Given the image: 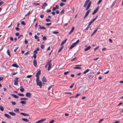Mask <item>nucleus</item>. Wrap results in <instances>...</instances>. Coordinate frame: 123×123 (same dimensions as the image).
Here are the masks:
<instances>
[{
    "label": "nucleus",
    "mask_w": 123,
    "mask_h": 123,
    "mask_svg": "<svg viewBox=\"0 0 123 123\" xmlns=\"http://www.w3.org/2000/svg\"><path fill=\"white\" fill-rule=\"evenodd\" d=\"M69 72V71H68L67 72H65L64 74V75H66L68 74V73Z\"/></svg>",
    "instance_id": "obj_26"
},
{
    "label": "nucleus",
    "mask_w": 123,
    "mask_h": 123,
    "mask_svg": "<svg viewBox=\"0 0 123 123\" xmlns=\"http://www.w3.org/2000/svg\"><path fill=\"white\" fill-rule=\"evenodd\" d=\"M18 94L20 96H22V97H23L24 96V94H21V93H18Z\"/></svg>",
    "instance_id": "obj_27"
},
{
    "label": "nucleus",
    "mask_w": 123,
    "mask_h": 123,
    "mask_svg": "<svg viewBox=\"0 0 123 123\" xmlns=\"http://www.w3.org/2000/svg\"><path fill=\"white\" fill-rule=\"evenodd\" d=\"M74 69H81V68L80 67H74Z\"/></svg>",
    "instance_id": "obj_33"
},
{
    "label": "nucleus",
    "mask_w": 123,
    "mask_h": 123,
    "mask_svg": "<svg viewBox=\"0 0 123 123\" xmlns=\"http://www.w3.org/2000/svg\"><path fill=\"white\" fill-rule=\"evenodd\" d=\"M20 103L21 104H25L26 103V102L25 101H21L20 102Z\"/></svg>",
    "instance_id": "obj_21"
},
{
    "label": "nucleus",
    "mask_w": 123,
    "mask_h": 123,
    "mask_svg": "<svg viewBox=\"0 0 123 123\" xmlns=\"http://www.w3.org/2000/svg\"><path fill=\"white\" fill-rule=\"evenodd\" d=\"M32 76V75H28L27 76V77L28 78H30Z\"/></svg>",
    "instance_id": "obj_31"
},
{
    "label": "nucleus",
    "mask_w": 123,
    "mask_h": 123,
    "mask_svg": "<svg viewBox=\"0 0 123 123\" xmlns=\"http://www.w3.org/2000/svg\"><path fill=\"white\" fill-rule=\"evenodd\" d=\"M54 120H53L51 121H50L49 122V123H54Z\"/></svg>",
    "instance_id": "obj_49"
},
{
    "label": "nucleus",
    "mask_w": 123,
    "mask_h": 123,
    "mask_svg": "<svg viewBox=\"0 0 123 123\" xmlns=\"http://www.w3.org/2000/svg\"><path fill=\"white\" fill-rule=\"evenodd\" d=\"M0 110L2 111H3L4 110L3 107L1 105H0Z\"/></svg>",
    "instance_id": "obj_24"
},
{
    "label": "nucleus",
    "mask_w": 123,
    "mask_h": 123,
    "mask_svg": "<svg viewBox=\"0 0 123 123\" xmlns=\"http://www.w3.org/2000/svg\"><path fill=\"white\" fill-rule=\"evenodd\" d=\"M91 9H89L88 10L85 14L84 18L85 19V18L88 15L89 12H91Z\"/></svg>",
    "instance_id": "obj_5"
},
{
    "label": "nucleus",
    "mask_w": 123,
    "mask_h": 123,
    "mask_svg": "<svg viewBox=\"0 0 123 123\" xmlns=\"http://www.w3.org/2000/svg\"><path fill=\"white\" fill-rule=\"evenodd\" d=\"M7 53L8 55H9L10 56H11V55L10 54V51L9 50H7Z\"/></svg>",
    "instance_id": "obj_25"
},
{
    "label": "nucleus",
    "mask_w": 123,
    "mask_h": 123,
    "mask_svg": "<svg viewBox=\"0 0 123 123\" xmlns=\"http://www.w3.org/2000/svg\"><path fill=\"white\" fill-rule=\"evenodd\" d=\"M74 86V84H72L70 86V88H73Z\"/></svg>",
    "instance_id": "obj_63"
},
{
    "label": "nucleus",
    "mask_w": 123,
    "mask_h": 123,
    "mask_svg": "<svg viewBox=\"0 0 123 123\" xmlns=\"http://www.w3.org/2000/svg\"><path fill=\"white\" fill-rule=\"evenodd\" d=\"M33 56L34 57V58L35 59L36 58V55H35V54H34Z\"/></svg>",
    "instance_id": "obj_56"
},
{
    "label": "nucleus",
    "mask_w": 123,
    "mask_h": 123,
    "mask_svg": "<svg viewBox=\"0 0 123 123\" xmlns=\"http://www.w3.org/2000/svg\"><path fill=\"white\" fill-rule=\"evenodd\" d=\"M18 78L17 77H16L14 81H18Z\"/></svg>",
    "instance_id": "obj_41"
},
{
    "label": "nucleus",
    "mask_w": 123,
    "mask_h": 123,
    "mask_svg": "<svg viewBox=\"0 0 123 123\" xmlns=\"http://www.w3.org/2000/svg\"><path fill=\"white\" fill-rule=\"evenodd\" d=\"M46 120V119H43L40 120H39L36 122V123H42Z\"/></svg>",
    "instance_id": "obj_3"
},
{
    "label": "nucleus",
    "mask_w": 123,
    "mask_h": 123,
    "mask_svg": "<svg viewBox=\"0 0 123 123\" xmlns=\"http://www.w3.org/2000/svg\"><path fill=\"white\" fill-rule=\"evenodd\" d=\"M76 45V44L74 43H73L70 46V49H72Z\"/></svg>",
    "instance_id": "obj_14"
},
{
    "label": "nucleus",
    "mask_w": 123,
    "mask_h": 123,
    "mask_svg": "<svg viewBox=\"0 0 123 123\" xmlns=\"http://www.w3.org/2000/svg\"><path fill=\"white\" fill-rule=\"evenodd\" d=\"M36 82L37 85L39 86L40 88L42 87V82L41 81L39 80V79L36 80Z\"/></svg>",
    "instance_id": "obj_1"
},
{
    "label": "nucleus",
    "mask_w": 123,
    "mask_h": 123,
    "mask_svg": "<svg viewBox=\"0 0 123 123\" xmlns=\"http://www.w3.org/2000/svg\"><path fill=\"white\" fill-rule=\"evenodd\" d=\"M25 44H27L28 43V42L27 41V40L25 39Z\"/></svg>",
    "instance_id": "obj_64"
},
{
    "label": "nucleus",
    "mask_w": 123,
    "mask_h": 123,
    "mask_svg": "<svg viewBox=\"0 0 123 123\" xmlns=\"http://www.w3.org/2000/svg\"><path fill=\"white\" fill-rule=\"evenodd\" d=\"M33 65L35 67H36L37 65V62L35 59H34L33 61Z\"/></svg>",
    "instance_id": "obj_13"
},
{
    "label": "nucleus",
    "mask_w": 123,
    "mask_h": 123,
    "mask_svg": "<svg viewBox=\"0 0 123 123\" xmlns=\"http://www.w3.org/2000/svg\"><path fill=\"white\" fill-rule=\"evenodd\" d=\"M54 86V85H51V86H49V87L48 88V90H49L52 87V86Z\"/></svg>",
    "instance_id": "obj_45"
},
{
    "label": "nucleus",
    "mask_w": 123,
    "mask_h": 123,
    "mask_svg": "<svg viewBox=\"0 0 123 123\" xmlns=\"http://www.w3.org/2000/svg\"><path fill=\"white\" fill-rule=\"evenodd\" d=\"M80 93H78L76 95V96L75 97V98H77L78 96L79 95H80Z\"/></svg>",
    "instance_id": "obj_53"
},
{
    "label": "nucleus",
    "mask_w": 123,
    "mask_h": 123,
    "mask_svg": "<svg viewBox=\"0 0 123 123\" xmlns=\"http://www.w3.org/2000/svg\"><path fill=\"white\" fill-rule=\"evenodd\" d=\"M12 66L16 68H18L19 67V66L16 63L13 64L12 65Z\"/></svg>",
    "instance_id": "obj_16"
},
{
    "label": "nucleus",
    "mask_w": 123,
    "mask_h": 123,
    "mask_svg": "<svg viewBox=\"0 0 123 123\" xmlns=\"http://www.w3.org/2000/svg\"><path fill=\"white\" fill-rule=\"evenodd\" d=\"M31 94L30 92H27L26 94V96L30 98L31 96Z\"/></svg>",
    "instance_id": "obj_6"
},
{
    "label": "nucleus",
    "mask_w": 123,
    "mask_h": 123,
    "mask_svg": "<svg viewBox=\"0 0 123 123\" xmlns=\"http://www.w3.org/2000/svg\"><path fill=\"white\" fill-rule=\"evenodd\" d=\"M64 13V10L63 9L60 12L61 14H62Z\"/></svg>",
    "instance_id": "obj_51"
},
{
    "label": "nucleus",
    "mask_w": 123,
    "mask_h": 123,
    "mask_svg": "<svg viewBox=\"0 0 123 123\" xmlns=\"http://www.w3.org/2000/svg\"><path fill=\"white\" fill-rule=\"evenodd\" d=\"M47 5L48 4L46 3H45L42 6V8L43 9H45V7L47 6Z\"/></svg>",
    "instance_id": "obj_8"
},
{
    "label": "nucleus",
    "mask_w": 123,
    "mask_h": 123,
    "mask_svg": "<svg viewBox=\"0 0 123 123\" xmlns=\"http://www.w3.org/2000/svg\"><path fill=\"white\" fill-rule=\"evenodd\" d=\"M21 24L24 25H25V23L24 22V21H22L21 22Z\"/></svg>",
    "instance_id": "obj_30"
},
{
    "label": "nucleus",
    "mask_w": 123,
    "mask_h": 123,
    "mask_svg": "<svg viewBox=\"0 0 123 123\" xmlns=\"http://www.w3.org/2000/svg\"><path fill=\"white\" fill-rule=\"evenodd\" d=\"M79 40H77V41L75 42V43H74L76 44H78V43H79Z\"/></svg>",
    "instance_id": "obj_52"
},
{
    "label": "nucleus",
    "mask_w": 123,
    "mask_h": 123,
    "mask_svg": "<svg viewBox=\"0 0 123 123\" xmlns=\"http://www.w3.org/2000/svg\"><path fill=\"white\" fill-rule=\"evenodd\" d=\"M46 20L47 22H49L51 21V20H50V19H46Z\"/></svg>",
    "instance_id": "obj_46"
},
{
    "label": "nucleus",
    "mask_w": 123,
    "mask_h": 123,
    "mask_svg": "<svg viewBox=\"0 0 123 123\" xmlns=\"http://www.w3.org/2000/svg\"><path fill=\"white\" fill-rule=\"evenodd\" d=\"M87 76H88L87 77L89 78L90 79H91V75H87Z\"/></svg>",
    "instance_id": "obj_48"
},
{
    "label": "nucleus",
    "mask_w": 123,
    "mask_h": 123,
    "mask_svg": "<svg viewBox=\"0 0 123 123\" xmlns=\"http://www.w3.org/2000/svg\"><path fill=\"white\" fill-rule=\"evenodd\" d=\"M20 114L21 115L25 116H29V115L27 114H26L25 113H20Z\"/></svg>",
    "instance_id": "obj_15"
},
{
    "label": "nucleus",
    "mask_w": 123,
    "mask_h": 123,
    "mask_svg": "<svg viewBox=\"0 0 123 123\" xmlns=\"http://www.w3.org/2000/svg\"><path fill=\"white\" fill-rule=\"evenodd\" d=\"M47 39V38H46V37H45V36L43 37V41H46V40Z\"/></svg>",
    "instance_id": "obj_29"
},
{
    "label": "nucleus",
    "mask_w": 123,
    "mask_h": 123,
    "mask_svg": "<svg viewBox=\"0 0 123 123\" xmlns=\"http://www.w3.org/2000/svg\"><path fill=\"white\" fill-rule=\"evenodd\" d=\"M9 113L11 115L14 116L16 115V114L15 113L13 112H9Z\"/></svg>",
    "instance_id": "obj_19"
},
{
    "label": "nucleus",
    "mask_w": 123,
    "mask_h": 123,
    "mask_svg": "<svg viewBox=\"0 0 123 123\" xmlns=\"http://www.w3.org/2000/svg\"><path fill=\"white\" fill-rule=\"evenodd\" d=\"M98 30V28H96L95 29V30L93 32H94V33H95Z\"/></svg>",
    "instance_id": "obj_47"
},
{
    "label": "nucleus",
    "mask_w": 123,
    "mask_h": 123,
    "mask_svg": "<svg viewBox=\"0 0 123 123\" xmlns=\"http://www.w3.org/2000/svg\"><path fill=\"white\" fill-rule=\"evenodd\" d=\"M19 111V109H18L17 108H16L14 110V111L15 112H17L18 111Z\"/></svg>",
    "instance_id": "obj_44"
},
{
    "label": "nucleus",
    "mask_w": 123,
    "mask_h": 123,
    "mask_svg": "<svg viewBox=\"0 0 123 123\" xmlns=\"http://www.w3.org/2000/svg\"><path fill=\"white\" fill-rule=\"evenodd\" d=\"M90 6L88 5L87 6V7L86 8V10H87L89 8H90Z\"/></svg>",
    "instance_id": "obj_35"
},
{
    "label": "nucleus",
    "mask_w": 123,
    "mask_h": 123,
    "mask_svg": "<svg viewBox=\"0 0 123 123\" xmlns=\"http://www.w3.org/2000/svg\"><path fill=\"white\" fill-rule=\"evenodd\" d=\"M20 91L22 92H23L24 91V88H21L20 89Z\"/></svg>",
    "instance_id": "obj_34"
},
{
    "label": "nucleus",
    "mask_w": 123,
    "mask_h": 123,
    "mask_svg": "<svg viewBox=\"0 0 123 123\" xmlns=\"http://www.w3.org/2000/svg\"><path fill=\"white\" fill-rule=\"evenodd\" d=\"M44 16V15L43 14H42L40 15V17L41 18H42Z\"/></svg>",
    "instance_id": "obj_55"
},
{
    "label": "nucleus",
    "mask_w": 123,
    "mask_h": 123,
    "mask_svg": "<svg viewBox=\"0 0 123 123\" xmlns=\"http://www.w3.org/2000/svg\"><path fill=\"white\" fill-rule=\"evenodd\" d=\"M51 24V23H47L46 25L47 26H49Z\"/></svg>",
    "instance_id": "obj_60"
},
{
    "label": "nucleus",
    "mask_w": 123,
    "mask_h": 123,
    "mask_svg": "<svg viewBox=\"0 0 123 123\" xmlns=\"http://www.w3.org/2000/svg\"><path fill=\"white\" fill-rule=\"evenodd\" d=\"M38 75H39L37 74H36V77H37V78H36V80H37L38 79H39V76H38Z\"/></svg>",
    "instance_id": "obj_28"
},
{
    "label": "nucleus",
    "mask_w": 123,
    "mask_h": 123,
    "mask_svg": "<svg viewBox=\"0 0 123 123\" xmlns=\"http://www.w3.org/2000/svg\"><path fill=\"white\" fill-rule=\"evenodd\" d=\"M67 40V39L62 41L61 44V45H62L66 43Z\"/></svg>",
    "instance_id": "obj_20"
},
{
    "label": "nucleus",
    "mask_w": 123,
    "mask_h": 123,
    "mask_svg": "<svg viewBox=\"0 0 123 123\" xmlns=\"http://www.w3.org/2000/svg\"><path fill=\"white\" fill-rule=\"evenodd\" d=\"M11 102L12 104L13 105H15L16 104V103L12 101Z\"/></svg>",
    "instance_id": "obj_39"
},
{
    "label": "nucleus",
    "mask_w": 123,
    "mask_h": 123,
    "mask_svg": "<svg viewBox=\"0 0 123 123\" xmlns=\"http://www.w3.org/2000/svg\"><path fill=\"white\" fill-rule=\"evenodd\" d=\"M20 99L21 100H28V98H21Z\"/></svg>",
    "instance_id": "obj_23"
},
{
    "label": "nucleus",
    "mask_w": 123,
    "mask_h": 123,
    "mask_svg": "<svg viewBox=\"0 0 123 123\" xmlns=\"http://www.w3.org/2000/svg\"><path fill=\"white\" fill-rule=\"evenodd\" d=\"M33 52H34V54H35V55H36V54H37V50H34L33 51Z\"/></svg>",
    "instance_id": "obj_58"
},
{
    "label": "nucleus",
    "mask_w": 123,
    "mask_h": 123,
    "mask_svg": "<svg viewBox=\"0 0 123 123\" xmlns=\"http://www.w3.org/2000/svg\"><path fill=\"white\" fill-rule=\"evenodd\" d=\"M91 47L90 46H88L85 49H84V50L85 51H87L89 50L91 48Z\"/></svg>",
    "instance_id": "obj_18"
},
{
    "label": "nucleus",
    "mask_w": 123,
    "mask_h": 123,
    "mask_svg": "<svg viewBox=\"0 0 123 123\" xmlns=\"http://www.w3.org/2000/svg\"><path fill=\"white\" fill-rule=\"evenodd\" d=\"M99 8V6H98L96 9L95 10H94V11L92 13V15H94V14L98 10Z\"/></svg>",
    "instance_id": "obj_4"
},
{
    "label": "nucleus",
    "mask_w": 123,
    "mask_h": 123,
    "mask_svg": "<svg viewBox=\"0 0 123 123\" xmlns=\"http://www.w3.org/2000/svg\"><path fill=\"white\" fill-rule=\"evenodd\" d=\"M90 70V69H87L85 71H84L83 72V74H85L86 73L88 72Z\"/></svg>",
    "instance_id": "obj_17"
},
{
    "label": "nucleus",
    "mask_w": 123,
    "mask_h": 123,
    "mask_svg": "<svg viewBox=\"0 0 123 123\" xmlns=\"http://www.w3.org/2000/svg\"><path fill=\"white\" fill-rule=\"evenodd\" d=\"M41 74V71L40 70H39L38 72L36 74L39 75Z\"/></svg>",
    "instance_id": "obj_38"
},
{
    "label": "nucleus",
    "mask_w": 123,
    "mask_h": 123,
    "mask_svg": "<svg viewBox=\"0 0 123 123\" xmlns=\"http://www.w3.org/2000/svg\"><path fill=\"white\" fill-rule=\"evenodd\" d=\"M35 38L36 39H37V41L39 42L40 41V39H39V37L37 36L36 35H35L34 36Z\"/></svg>",
    "instance_id": "obj_11"
},
{
    "label": "nucleus",
    "mask_w": 123,
    "mask_h": 123,
    "mask_svg": "<svg viewBox=\"0 0 123 123\" xmlns=\"http://www.w3.org/2000/svg\"><path fill=\"white\" fill-rule=\"evenodd\" d=\"M12 96L13 97L15 98H19L18 96H17L16 95L14 94H11Z\"/></svg>",
    "instance_id": "obj_12"
},
{
    "label": "nucleus",
    "mask_w": 123,
    "mask_h": 123,
    "mask_svg": "<svg viewBox=\"0 0 123 123\" xmlns=\"http://www.w3.org/2000/svg\"><path fill=\"white\" fill-rule=\"evenodd\" d=\"M74 26H73L72 27L71 30L69 32V35H70L71 34L73 31L74 30Z\"/></svg>",
    "instance_id": "obj_10"
},
{
    "label": "nucleus",
    "mask_w": 123,
    "mask_h": 123,
    "mask_svg": "<svg viewBox=\"0 0 123 123\" xmlns=\"http://www.w3.org/2000/svg\"><path fill=\"white\" fill-rule=\"evenodd\" d=\"M46 28L44 26L41 27L40 29L41 30H45Z\"/></svg>",
    "instance_id": "obj_32"
},
{
    "label": "nucleus",
    "mask_w": 123,
    "mask_h": 123,
    "mask_svg": "<svg viewBox=\"0 0 123 123\" xmlns=\"http://www.w3.org/2000/svg\"><path fill=\"white\" fill-rule=\"evenodd\" d=\"M4 116L5 117H6L8 118L9 119H10L11 118L10 116L8 114H4Z\"/></svg>",
    "instance_id": "obj_9"
},
{
    "label": "nucleus",
    "mask_w": 123,
    "mask_h": 123,
    "mask_svg": "<svg viewBox=\"0 0 123 123\" xmlns=\"http://www.w3.org/2000/svg\"><path fill=\"white\" fill-rule=\"evenodd\" d=\"M42 80L43 82H46L47 81V80L46 78L44 76L43 77V78H42Z\"/></svg>",
    "instance_id": "obj_7"
},
{
    "label": "nucleus",
    "mask_w": 123,
    "mask_h": 123,
    "mask_svg": "<svg viewBox=\"0 0 123 123\" xmlns=\"http://www.w3.org/2000/svg\"><path fill=\"white\" fill-rule=\"evenodd\" d=\"M22 120L25 122H29V121L26 118H23Z\"/></svg>",
    "instance_id": "obj_22"
},
{
    "label": "nucleus",
    "mask_w": 123,
    "mask_h": 123,
    "mask_svg": "<svg viewBox=\"0 0 123 123\" xmlns=\"http://www.w3.org/2000/svg\"><path fill=\"white\" fill-rule=\"evenodd\" d=\"M52 61V60H51L49 61L48 62H47L48 65H49L48 68V71H49L50 70V68H51V67L52 66V64L51 63V62Z\"/></svg>",
    "instance_id": "obj_2"
},
{
    "label": "nucleus",
    "mask_w": 123,
    "mask_h": 123,
    "mask_svg": "<svg viewBox=\"0 0 123 123\" xmlns=\"http://www.w3.org/2000/svg\"><path fill=\"white\" fill-rule=\"evenodd\" d=\"M18 47L16 48L14 50V52H16V51L18 49Z\"/></svg>",
    "instance_id": "obj_62"
},
{
    "label": "nucleus",
    "mask_w": 123,
    "mask_h": 123,
    "mask_svg": "<svg viewBox=\"0 0 123 123\" xmlns=\"http://www.w3.org/2000/svg\"><path fill=\"white\" fill-rule=\"evenodd\" d=\"M65 4L63 3H61L60 4V6H63L65 5Z\"/></svg>",
    "instance_id": "obj_40"
},
{
    "label": "nucleus",
    "mask_w": 123,
    "mask_h": 123,
    "mask_svg": "<svg viewBox=\"0 0 123 123\" xmlns=\"http://www.w3.org/2000/svg\"><path fill=\"white\" fill-rule=\"evenodd\" d=\"M99 48V46H98L97 47L95 48L94 49V51H95V50H96L98 49Z\"/></svg>",
    "instance_id": "obj_54"
},
{
    "label": "nucleus",
    "mask_w": 123,
    "mask_h": 123,
    "mask_svg": "<svg viewBox=\"0 0 123 123\" xmlns=\"http://www.w3.org/2000/svg\"><path fill=\"white\" fill-rule=\"evenodd\" d=\"M76 57H75L73 59H71V62H72L73 61H74V60H75L76 59Z\"/></svg>",
    "instance_id": "obj_43"
},
{
    "label": "nucleus",
    "mask_w": 123,
    "mask_h": 123,
    "mask_svg": "<svg viewBox=\"0 0 123 123\" xmlns=\"http://www.w3.org/2000/svg\"><path fill=\"white\" fill-rule=\"evenodd\" d=\"M14 82V85H17L18 84V81H15Z\"/></svg>",
    "instance_id": "obj_42"
},
{
    "label": "nucleus",
    "mask_w": 123,
    "mask_h": 123,
    "mask_svg": "<svg viewBox=\"0 0 123 123\" xmlns=\"http://www.w3.org/2000/svg\"><path fill=\"white\" fill-rule=\"evenodd\" d=\"M44 48V46L43 45H42L41 46V48L42 49H43Z\"/></svg>",
    "instance_id": "obj_37"
},
{
    "label": "nucleus",
    "mask_w": 123,
    "mask_h": 123,
    "mask_svg": "<svg viewBox=\"0 0 123 123\" xmlns=\"http://www.w3.org/2000/svg\"><path fill=\"white\" fill-rule=\"evenodd\" d=\"M102 0H99L97 3V5H98L99 4H100L102 2Z\"/></svg>",
    "instance_id": "obj_36"
},
{
    "label": "nucleus",
    "mask_w": 123,
    "mask_h": 123,
    "mask_svg": "<svg viewBox=\"0 0 123 123\" xmlns=\"http://www.w3.org/2000/svg\"><path fill=\"white\" fill-rule=\"evenodd\" d=\"M93 22L91 21L88 24V25L89 26H90L91 25V24H92V23Z\"/></svg>",
    "instance_id": "obj_57"
},
{
    "label": "nucleus",
    "mask_w": 123,
    "mask_h": 123,
    "mask_svg": "<svg viewBox=\"0 0 123 123\" xmlns=\"http://www.w3.org/2000/svg\"><path fill=\"white\" fill-rule=\"evenodd\" d=\"M30 13V11H29L26 14H25V16H27Z\"/></svg>",
    "instance_id": "obj_61"
},
{
    "label": "nucleus",
    "mask_w": 123,
    "mask_h": 123,
    "mask_svg": "<svg viewBox=\"0 0 123 123\" xmlns=\"http://www.w3.org/2000/svg\"><path fill=\"white\" fill-rule=\"evenodd\" d=\"M4 3V2L3 1H1L0 2V6L1 5L3 4Z\"/></svg>",
    "instance_id": "obj_59"
},
{
    "label": "nucleus",
    "mask_w": 123,
    "mask_h": 123,
    "mask_svg": "<svg viewBox=\"0 0 123 123\" xmlns=\"http://www.w3.org/2000/svg\"><path fill=\"white\" fill-rule=\"evenodd\" d=\"M52 33L54 34H56L57 33H59V32L58 31H53L52 32Z\"/></svg>",
    "instance_id": "obj_50"
}]
</instances>
